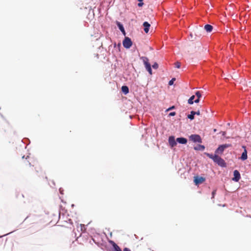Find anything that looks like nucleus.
Instances as JSON below:
<instances>
[{
    "label": "nucleus",
    "mask_w": 251,
    "mask_h": 251,
    "mask_svg": "<svg viewBox=\"0 0 251 251\" xmlns=\"http://www.w3.org/2000/svg\"><path fill=\"white\" fill-rule=\"evenodd\" d=\"M195 95H193L188 99V103L189 104H192L194 103V100L195 99Z\"/></svg>",
    "instance_id": "a211bd4d"
},
{
    "label": "nucleus",
    "mask_w": 251,
    "mask_h": 251,
    "mask_svg": "<svg viewBox=\"0 0 251 251\" xmlns=\"http://www.w3.org/2000/svg\"><path fill=\"white\" fill-rule=\"evenodd\" d=\"M195 95L198 98H200L201 97V92L199 91H197L195 92Z\"/></svg>",
    "instance_id": "5701e85b"
},
{
    "label": "nucleus",
    "mask_w": 251,
    "mask_h": 251,
    "mask_svg": "<svg viewBox=\"0 0 251 251\" xmlns=\"http://www.w3.org/2000/svg\"><path fill=\"white\" fill-rule=\"evenodd\" d=\"M52 182L53 185L54 186L55 185V183H54V181H52Z\"/></svg>",
    "instance_id": "f704fd0d"
},
{
    "label": "nucleus",
    "mask_w": 251,
    "mask_h": 251,
    "mask_svg": "<svg viewBox=\"0 0 251 251\" xmlns=\"http://www.w3.org/2000/svg\"><path fill=\"white\" fill-rule=\"evenodd\" d=\"M216 190H214L212 192V198L211 199H213L216 195Z\"/></svg>",
    "instance_id": "bb28decb"
},
{
    "label": "nucleus",
    "mask_w": 251,
    "mask_h": 251,
    "mask_svg": "<svg viewBox=\"0 0 251 251\" xmlns=\"http://www.w3.org/2000/svg\"><path fill=\"white\" fill-rule=\"evenodd\" d=\"M206 156L208 157L209 158L212 159L213 161H214V159H215V157L216 156L217 154H215L213 155L212 153H205Z\"/></svg>",
    "instance_id": "6ab92c4d"
},
{
    "label": "nucleus",
    "mask_w": 251,
    "mask_h": 251,
    "mask_svg": "<svg viewBox=\"0 0 251 251\" xmlns=\"http://www.w3.org/2000/svg\"><path fill=\"white\" fill-rule=\"evenodd\" d=\"M138 1H139L138 6L139 7H142L144 4L143 0H138Z\"/></svg>",
    "instance_id": "b1692460"
},
{
    "label": "nucleus",
    "mask_w": 251,
    "mask_h": 251,
    "mask_svg": "<svg viewBox=\"0 0 251 251\" xmlns=\"http://www.w3.org/2000/svg\"><path fill=\"white\" fill-rule=\"evenodd\" d=\"M22 158H25V155H24Z\"/></svg>",
    "instance_id": "c9c22d12"
},
{
    "label": "nucleus",
    "mask_w": 251,
    "mask_h": 251,
    "mask_svg": "<svg viewBox=\"0 0 251 251\" xmlns=\"http://www.w3.org/2000/svg\"><path fill=\"white\" fill-rule=\"evenodd\" d=\"M195 111H191L190 112V114L187 115V118L189 119L190 120H193L195 118Z\"/></svg>",
    "instance_id": "dca6fc26"
},
{
    "label": "nucleus",
    "mask_w": 251,
    "mask_h": 251,
    "mask_svg": "<svg viewBox=\"0 0 251 251\" xmlns=\"http://www.w3.org/2000/svg\"><path fill=\"white\" fill-rule=\"evenodd\" d=\"M168 142L171 148H173L176 146L177 144L176 139H175V137L174 136H170L169 137Z\"/></svg>",
    "instance_id": "6e6552de"
},
{
    "label": "nucleus",
    "mask_w": 251,
    "mask_h": 251,
    "mask_svg": "<svg viewBox=\"0 0 251 251\" xmlns=\"http://www.w3.org/2000/svg\"><path fill=\"white\" fill-rule=\"evenodd\" d=\"M200 98H197V99H196L195 100L194 102H195V103H199V102H200Z\"/></svg>",
    "instance_id": "c756f323"
},
{
    "label": "nucleus",
    "mask_w": 251,
    "mask_h": 251,
    "mask_svg": "<svg viewBox=\"0 0 251 251\" xmlns=\"http://www.w3.org/2000/svg\"><path fill=\"white\" fill-rule=\"evenodd\" d=\"M122 92L125 94L126 95L129 93V88L126 85L122 86L121 88Z\"/></svg>",
    "instance_id": "4468645a"
},
{
    "label": "nucleus",
    "mask_w": 251,
    "mask_h": 251,
    "mask_svg": "<svg viewBox=\"0 0 251 251\" xmlns=\"http://www.w3.org/2000/svg\"><path fill=\"white\" fill-rule=\"evenodd\" d=\"M176 80L175 78H172L169 81L168 84L169 85H172L174 84V81Z\"/></svg>",
    "instance_id": "4be33fe9"
},
{
    "label": "nucleus",
    "mask_w": 251,
    "mask_h": 251,
    "mask_svg": "<svg viewBox=\"0 0 251 251\" xmlns=\"http://www.w3.org/2000/svg\"><path fill=\"white\" fill-rule=\"evenodd\" d=\"M200 114H201V113H200V111L199 110H198L197 111H195V115H200Z\"/></svg>",
    "instance_id": "7c9ffc66"
},
{
    "label": "nucleus",
    "mask_w": 251,
    "mask_h": 251,
    "mask_svg": "<svg viewBox=\"0 0 251 251\" xmlns=\"http://www.w3.org/2000/svg\"><path fill=\"white\" fill-rule=\"evenodd\" d=\"M176 114V113L175 112H171L169 114V116H174Z\"/></svg>",
    "instance_id": "cd10ccee"
},
{
    "label": "nucleus",
    "mask_w": 251,
    "mask_h": 251,
    "mask_svg": "<svg viewBox=\"0 0 251 251\" xmlns=\"http://www.w3.org/2000/svg\"><path fill=\"white\" fill-rule=\"evenodd\" d=\"M123 45L126 49H129L132 45V41L128 37H125L123 41Z\"/></svg>",
    "instance_id": "20e7f679"
},
{
    "label": "nucleus",
    "mask_w": 251,
    "mask_h": 251,
    "mask_svg": "<svg viewBox=\"0 0 251 251\" xmlns=\"http://www.w3.org/2000/svg\"><path fill=\"white\" fill-rule=\"evenodd\" d=\"M80 230L82 232H84L86 230L85 226L83 224H80Z\"/></svg>",
    "instance_id": "412c9836"
},
{
    "label": "nucleus",
    "mask_w": 251,
    "mask_h": 251,
    "mask_svg": "<svg viewBox=\"0 0 251 251\" xmlns=\"http://www.w3.org/2000/svg\"><path fill=\"white\" fill-rule=\"evenodd\" d=\"M242 148L244 149V151L241 154V156L240 157V159L242 161H245L248 158V151L246 149V146H243Z\"/></svg>",
    "instance_id": "1a4fd4ad"
},
{
    "label": "nucleus",
    "mask_w": 251,
    "mask_h": 251,
    "mask_svg": "<svg viewBox=\"0 0 251 251\" xmlns=\"http://www.w3.org/2000/svg\"><path fill=\"white\" fill-rule=\"evenodd\" d=\"M175 106H172L170 107L169 108H168L167 111H169V110L174 109H175Z\"/></svg>",
    "instance_id": "c85d7f7f"
},
{
    "label": "nucleus",
    "mask_w": 251,
    "mask_h": 251,
    "mask_svg": "<svg viewBox=\"0 0 251 251\" xmlns=\"http://www.w3.org/2000/svg\"><path fill=\"white\" fill-rule=\"evenodd\" d=\"M141 59L143 60L144 64L145 65V67L146 70L148 72V73L150 75L152 74V71L151 69V64L149 62V59L147 57L143 56L141 58Z\"/></svg>",
    "instance_id": "f257e3e1"
},
{
    "label": "nucleus",
    "mask_w": 251,
    "mask_h": 251,
    "mask_svg": "<svg viewBox=\"0 0 251 251\" xmlns=\"http://www.w3.org/2000/svg\"><path fill=\"white\" fill-rule=\"evenodd\" d=\"M152 67L154 69H157L158 68V64L156 62H154L152 65Z\"/></svg>",
    "instance_id": "393cba45"
},
{
    "label": "nucleus",
    "mask_w": 251,
    "mask_h": 251,
    "mask_svg": "<svg viewBox=\"0 0 251 251\" xmlns=\"http://www.w3.org/2000/svg\"><path fill=\"white\" fill-rule=\"evenodd\" d=\"M234 177L232 178V180L235 182H238L241 178V175L239 172L235 170L233 171Z\"/></svg>",
    "instance_id": "0eeeda50"
},
{
    "label": "nucleus",
    "mask_w": 251,
    "mask_h": 251,
    "mask_svg": "<svg viewBox=\"0 0 251 251\" xmlns=\"http://www.w3.org/2000/svg\"><path fill=\"white\" fill-rule=\"evenodd\" d=\"M189 139L194 143H201L202 142V139L199 134H191L189 136Z\"/></svg>",
    "instance_id": "39448f33"
},
{
    "label": "nucleus",
    "mask_w": 251,
    "mask_h": 251,
    "mask_svg": "<svg viewBox=\"0 0 251 251\" xmlns=\"http://www.w3.org/2000/svg\"><path fill=\"white\" fill-rule=\"evenodd\" d=\"M22 142L24 143V144H27V145L29 144L30 143V141L29 140V139L28 138H24L23 140H22Z\"/></svg>",
    "instance_id": "aec40b11"
},
{
    "label": "nucleus",
    "mask_w": 251,
    "mask_h": 251,
    "mask_svg": "<svg viewBox=\"0 0 251 251\" xmlns=\"http://www.w3.org/2000/svg\"><path fill=\"white\" fill-rule=\"evenodd\" d=\"M59 191L60 194H63V189L62 188H60Z\"/></svg>",
    "instance_id": "473e14b6"
},
{
    "label": "nucleus",
    "mask_w": 251,
    "mask_h": 251,
    "mask_svg": "<svg viewBox=\"0 0 251 251\" xmlns=\"http://www.w3.org/2000/svg\"><path fill=\"white\" fill-rule=\"evenodd\" d=\"M204 28L206 32H211L212 31L213 27L211 25L206 24L204 25Z\"/></svg>",
    "instance_id": "ddd939ff"
},
{
    "label": "nucleus",
    "mask_w": 251,
    "mask_h": 251,
    "mask_svg": "<svg viewBox=\"0 0 251 251\" xmlns=\"http://www.w3.org/2000/svg\"><path fill=\"white\" fill-rule=\"evenodd\" d=\"M205 180V178L202 176H195L194 177V182L196 185H199L202 183Z\"/></svg>",
    "instance_id": "423d86ee"
},
{
    "label": "nucleus",
    "mask_w": 251,
    "mask_h": 251,
    "mask_svg": "<svg viewBox=\"0 0 251 251\" xmlns=\"http://www.w3.org/2000/svg\"><path fill=\"white\" fill-rule=\"evenodd\" d=\"M213 161L221 167H226V164L225 161L218 154H217L216 156L215 157V159Z\"/></svg>",
    "instance_id": "7ed1b4c3"
},
{
    "label": "nucleus",
    "mask_w": 251,
    "mask_h": 251,
    "mask_svg": "<svg viewBox=\"0 0 251 251\" xmlns=\"http://www.w3.org/2000/svg\"><path fill=\"white\" fill-rule=\"evenodd\" d=\"M144 27V31L145 33H147L149 31L150 24L148 22H144L143 24Z\"/></svg>",
    "instance_id": "f8f14e48"
},
{
    "label": "nucleus",
    "mask_w": 251,
    "mask_h": 251,
    "mask_svg": "<svg viewBox=\"0 0 251 251\" xmlns=\"http://www.w3.org/2000/svg\"><path fill=\"white\" fill-rule=\"evenodd\" d=\"M109 242L112 246V251H123L120 247L113 241L110 240Z\"/></svg>",
    "instance_id": "9d476101"
},
{
    "label": "nucleus",
    "mask_w": 251,
    "mask_h": 251,
    "mask_svg": "<svg viewBox=\"0 0 251 251\" xmlns=\"http://www.w3.org/2000/svg\"><path fill=\"white\" fill-rule=\"evenodd\" d=\"M116 25H117V27H118V28L119 29V30L120 31L124 30V29H125L122 23H121L120 22L117 21Z\"/></svg>",
    "instance_id": "f3484780"
},
{
    "label": "nucleus",
    "mask_w": 251,
    "mask_h": 251,
    "mask_svg": "<svg viewBox=\"0 0 251 251\" xmlns=\"http://www.w3.org/2000/svg\"><path fill=\"white\" fill-rule=\"evenodd\" d=\"M230 147H231V144H225L220 145L219 146L218 148L215 150V153L218 155L222 154L226 149Z\"/></svg>",
    "instance_id": "f03ea898"
},
{
    "label": "nucleus",
    "mask_w": 251,
    "mask_h": 251,
    "mask_svg": "<svg viewBox=\"0 0 251 251\" xmlns=\"http://www.w3.org/2000/svg\"><path fill=\"white\" fill-rule=\"evenodd\" d=\"M180 63L179 62H176L175 63V67L176 68H180Z\"/></svg>",
    "instance_id": "a878e982"
},
{
    "label": "nucleus",
    "mask_w": 251,
    "mask_h": 251,
    "mask_svg": "<svg viewBox=\"0 0 251 251\" xmlns=\"http://www.w3.org/2000/svg\"><path fill=\"white\" fill-rule=\"evenodd\" d=\"M121 32L123 33V35H126V32L125 29L124 30H121Z\"/></svg>",
    "instance_id": "72a5a7b5"
},
{
    "label": "nucleus",
    "mask_w": 251,
    "mask_h": 251,
    "mask_svg": "<svg viewBox=\"0 0 251 251\" xmlns=\"http://www.w3.org/2000/svg\"><path fill=\"white\" fill-rule=\"evenodd\" d=\"M194 149L196 151H202L205 149V147L202 145H198L197 146L194 147Z\"/></svg>",
    "instance_id": "2eb2a0df"
},
{
    "label": "nucleus",
    "mask_w": 251,
    "mask_h": 251,
    "mask_svg": "<svg viewBox=\"0 0 251 251\" xmlns=\"http://www.w3.org/2000/svg\"><path fill=\"white\" fill-rule=\"evenodd\" d=\"M177 143L180 144H186L187 143V139L184 137H178L176 139Z\"/></svg>",
    "instance_id": "9b49d317"
},
{
    "label": "nucleus",
    "mask_w": 251,
    "mask_h": 251,
    "mask_svg": "<svg viewBox=\"0 0 251 251\" xmlns=\"http://www.w3.org/2000/svg\"><path fill=\"white\" fill-rule=\"evenodd\" d=\"M123 251H131V250L128 248H125Z\"/></svg>",
    "instance_id": "2f4dec72"
}]
</instances>
